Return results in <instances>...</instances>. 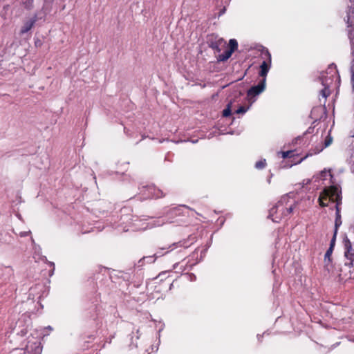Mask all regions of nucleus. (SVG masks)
Returning a JSON list of instances; mask_svg holds the SVG:
<instances>
[{"label":"nucleus","mask_w":354,"mask_h":354,"mask_svg":"<svg viewBox=\"0 0 354 354\" xmlns=\"http://www.w3.org/2000/svg\"><path fill=\"white\" fill-rule=\"evenodd\" d=\"M297 202L284 196L269 211L268 218L273 222L279 223L283 218L290 216L297 207Z\"/></svg>","instance_id":"1"},{"label":"nucleus","mask_w":354,"mask_h":354,"mask_svg":"<svg viewBox=\"0 0 354 354\" xmlns=\"http://www.w3.org/2000/svg\"><path fill=\"white\" fill-rule=\"evenodd\" d=\"M335 202V206H340L342 204V192L337 185H330L324 189L319 196V203L322 207H327V200Z\"/></svg>","instance_id":"2"},{"label":"nucleus","mask_w":354,"mask_h":354,"mask_svg":"<svg viewBox=\"0 0 354 354\" xmlns=\"http://www.w3.org/2000/svg\"><path fill=\"white\" fill-rule=\"evenodd\" d=\"M337 70L336 68V66L333 64H331L328 66L326 71V73L331 74V77H329L330 82H328V79L326 77H324V75L322 76V84L324 85V88L320 91V94L322 95L324 98H326L328 95L330 94V91L329 88V84H331L333 81V76L334 75L337 74Z\"/></svg>","instance_id":"3"},{"label":"nucleus","mask_w":354,"mask_h":354,"mask_svg":"<svg viewBox=\"0 0 354 354\" xmlns=\"http://www.w3.org/2000/svg\"><path fill=\"white\" fill-rule=\"evenodd\" d=\"M261 55L264 59L260 65V70L259 71V77L266 80L267 74L271 67L272 57L271 54L268 49L263 50Z\"/></svg>","instance_id":"4"},{"label":"nucleus","mask_w":354,"mask_h":354,"mask_svg":"<svg viewBox=\"0 0 354 354\" xmlns=\"http://www.w3.org/2000/svg\"><path fill=\"white\" fill-rule=\"evenodd\" d=\"M140 192L145 195V198H158L165 196L161 189L156 187L153 185L142 187Z\"/></svg>","instance_id":"5"},{"label":"nucleus","mask_w":354,"mask_h":354,"mask_svg":"<svg viewBox=\"0 0 354 354\" xmlns=\"http://www.w3.org/2000/svg\"><path fill=\"white\" fill-rule=\"evenodd\" d=\"M25 351L26 354H41L42 351L41 343L38 339L32 337L28 341Z\"/></svg>","instance_id":"6"},{"label":"nucleus","mask_w":354,"mask_h":354,"mask_svg":"<svg viewBox=\"0 0 354 354\" xmlns=\"http://www.w3.org/2000/svg\"><path fill=\"white\" fill-rule=\"evenodd\" d=\"M266 80L261 79L257 84V85L252 86L247 92V97L251 99L260 93H261L266 88Z\"/></svg>","instance_id":"7"},{"label":"nucleus","mask_w":354,"mask_h":354,"mask_svg":"<svg viewBox=\"0 0 354 354\" xmlns=\"http://www.w3.org/2000/svg\"><path fill=\"white\" fill-rule=\"evenodd\" d=\"M345 257L351 260V264L354 267V248H352L351 241L348 239L344 241Z\"/></svg>","instance_id":"8"},{"label":"nucleus","mask_w":354,"mask_h":354,"mask_svg":"<svg viewBox=\"0 0 354 354\" xmlns=\"http://www.w3.org/2000/svg\"><path fill=\"white\" fill-rule=\"evenodd\" d=\"M189 208L186 205H180L171 208L169 211L171 216H185L189 213Z\"/></svg>","instance_id":"9"},{"label":"nucleus","mask_w":354,"mask_h":354,"mask_svg":"<svg viewBox=\"0 0 354 354\" xmlns=\"http://www.w3.org/2000/svg\"><path fill=\"white\" fill-rule=\"evenodd\" d=\"M210 47L218 53L227 48V43L223 38H219L212 41Z\"/></svg>","instance_id":"10"},{"label":"nucleus","mask_w":354,"mask_h":354,"mask_svg":"<svg viewBox=\"0 0 354 354\" xmlns=\"http://www.w3.org/2000/svg\"><path fill=\"white\" fill-rule=\"evenodd\" d=\"M37 21L36 17L31 19L30 20L24 23V26L21 27L20 30V34L24 35L28 32L31 28L34 26L35 22Z\"/></svg>","instance_id":"11"},{"label":"nucleus","mask_w":354,"mask_h":354,"mask_svg":"<svg viewBox=\"0 0 354 354\" xmlns=\"http://www.w3.org/2000/svg\"><path fill=\"white\" fill-rule=\"evenodd\" d=\"M335 230L337 231L338 227L342 224L341 214H340V206H335Z\"/></svg>","instance_id":"12"},{"label":"nucleus","mask_w":354,"mask_h":354,"mask_svg":"<svg viewBox=\"0 0 354 354\" xmlns=\"http://www.w3.org/2000/svg\"><path fill=\"white\" fill-rule=\"evenodd\" d=\"M232 53H233L232 52V50H230L227 48L223 53L218 55V60L220 62H225V61L227 60L231 57Z\"/></svg>","instance_id":"13"},{"label":"nucleus","mask_w":354,"mask_h":354,"mask_svg":"<svg viewBox=\"0 0 354 354\" xmlns=\"http://www.w3.org/2000/svg\"><path fill=\"white\" fill-rule=\"evenodd\" d=\"M324 269L327 271L328 274L333 272V266L332 264V259H328L326 261H324Z\"/></svg>","instance_id":"14"},{"label":"nucleus","mask_w":354,"mask_h":354,"mask_svg":"<svg viewBox=\"0 0 354 354\" xmlns=\"http://www.w3.org/2000/svg\"><path fill=\"white\" fill-rule=\"evenodd\" d=\"M238 48V42L235 39H231L229 41V48L228 49L232 50L234 53Z\"/></svg>","instance_id":"15"},{"label":"nucleus","mask_w":354,"mask_h":354,"mask_svg":"<svg viewBox=\"0 0 354 354\" xmlns=\"http://www.w3.org/2000/svg\"><path fill=\"white\" fill-rule=\"evenodd\" d=\"M267 163L266 159L260 160L255 163V167L257 169H262L266 167Z\"/></svg>","instance_id":"16"},{"label":"nucleus","mask_w":354,"mask_h":354,"mask_svg":"<svg viewBox=\"0 0 354 354\" xmlns=\"http://www.w3.org/2000/svg\"><path fill=\"white\" fill-rule=\"evenodd\" d=\"M348 36L350 39L351 46L354 48V28H351L348 30Z\"/></svg>","instance_id":"17"},{"label":"nucleus","mask_w":354,"mask_h":354,"mask_svg":"<svg viewBox=\"0 0 354 354\" xmlns=\"http://www.w3.org/2000/svg\"><path fill=\"white\" fill-rule=\"evenodd\" d=\"M231 104H232V102H230L227 107L223 110V117H228L231 115L232 113V111H231Z\"/></svg>","instance_id":"18"},{"label":"nucleus","mask_w":354,"mask_h":354,"mask_svg":"<svg viewBox=\"0 0 354 354\" xmlns=\"http://www.w3.org/2000/svg\"><path fill=\"white\" fill-rule=\"evenodd\" d=\"M324 147H322L321 149H317L314 153H307L304 158H301L297 163H301L302 161H304L306 158H307L308 156H313V154L319 153L320 151L323 150Z\"/></svg>","instance_id":"19"},{"label":"nucleus","mask_w":354,"mask_h":354,"mask_svg":"<svg viewBox=\"0 0 354 354\" xmlns=\"http://www.w3.org/2000/svg\"><path fill=\"white\" fill-rule=\"evenodd\" d=\"M249 109V106H241L235 111L236 114H243Z\"/></svg>","instance_id":"20"},{"label":"nucleus","mask_w":354,"mask_h":354,"mask_svg":"<svg viewBox=\"0 0 354 354\" xmlns=\"http://www.w3.org/2000/svg\"><path fill=\"white\" fill-rule=\"evenodd\" d=\"M333 248H329L327 250V251L324 255V261L327 262V260L331 259V254L333 253Z\"/></svg>","instance_id":"21"},{"label":"nucleus","mask_w":354,"mask_h":354,"mask_svg":"<svg viewBox=\"0 0 354 354\" xmlns=\"http://www.w3.org/2000/svg\"><path fill=\"white\" fill-rule=\"evenodd\" d=\"M294 151H282L281 155L283 159L293 156Z\"/></svg>","instance_id":"22"},{"label":"nucleus","mask_w":354,"mask_h":354,"mask_svg":"<svg viewBox=\"0 0 354 354\" xmlns=\"http://www.w3.org/2000/svg\"><path fill=\"white\" fill-rule=\"evenodd\" d=\"M337 233V231L335 230L332 239L330 240V247L329 248H331L334 249V247H335V240H336Z\"/></svg>","instance_id":"23"},{"label":"nucleus","mask_w":354,"mask_h":354,"mask_svg":"<svg viewBox=\"0 0 354 354\" xmlns=\"http://www.w3.org/2000/svg\"><path fill=\"white\" fill-rule=\"evenodd\" d=\"M332 141L333 138L330 136H326L324 141V147H328L332 143Z\"/></svg>","instance_id":"24"},{"label":"nucleus","mask_w":354,"mask_h":354,"mask_svg":"<svg viewBox=\"0 0 354 354\" xmlns=\"http://www.w3.org/2000/svg\"><path fill=\"white\" fill-rule=\"evenodd\" d=\"M351 75H354V59L351 62Z\"/></svg>","instance_id":"25"},{"label":"nucleus","mask_w":354,"mask_h":354,"mask_svg":"<svg viewBox=\"0 0 354 354\" xmlns=\"http://www.w3.org/2000/svg\"><path fill=\"white\" fill-rule=\"evenodd\" d=\"M351 84H352V90L354 93V75H351Z\"/></svg>","instance_id":"26"},{"label":"nucleus","mask_w":354,"mask_h":354,"mask_svg":"<svg viewBox=\"0 0 354 354\" xmlns=\"http://www.w3.org/2000/svg\"><path fill=\"white\" fill-rule=\"evenodd\" d=\"M30 233V232H21V233H20V236H28Z\"/></svg>","instance_id":"27"},{"label":"nucleus","mask_w":354,"mask_h":354,"mask_svg":"<svg viewBox=\"0 0 354 354\" xmlns=\"http://www.w3.org/2000/svg\"><path fill=\"white\" fill-rule=\"evenodd\" d=\"M40 45H41V42H40V41H35V46H40Z\"/></svg>","instance_id":"28"},{"label":"nucleus","mask_w":354,"mask_h":354,"mask_svg":"<svg viewBox=\"0 0 354 354\" xmlns=\"http://www.w3.org/2000/svg\"><path fill=\"white\" fill-rule=\"evenodd\" d=\"M48 330H52L53 328L50 326L48 327Z\"/></svg>","instance_id":"29"},{"label":"nucleus","mask_w":354,"mask_h":354,"mask_svg":"<svg viewBox=\"0 0 354 354\" xmlns=\"http://www.w3.org/2000/svg\"><path fill=\"white\" fill-rule=\"evenodd\" d=\"M177 244H180V246H182L181 242H178Z\"/></svg>","instance_id":"30"}]
</instances>
